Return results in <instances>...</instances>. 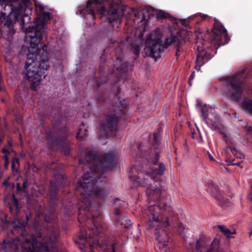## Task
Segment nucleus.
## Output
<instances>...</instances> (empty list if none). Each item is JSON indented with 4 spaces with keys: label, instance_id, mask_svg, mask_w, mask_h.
<instances>
[{
    "label": "nucleus",
    "instance_id": "obj_1",
    "mask_svg": "<svg viewBox=\"0 0 252 252\" xmlns=\"http://www.w3.org/2000/svg\"><path fill=\"white\" fill-rule=\"evenodd\" d=\"M114 159L113 154L100 155L95 151L86 150L85 159H78L80 165L92 163L89 166V170L82 175V180L76 184L81 194L78 204L79 215L85 214L86 218L91 219L94 224V227L88 231L81 228L74 240L83 252H94V249L100 252L121 251L120 243L104 234L100 220L102 216L99 210L100 204L98 203L94 206L91 202V199L102 202L107 199L108 192L104 185V173L113 167Z\"/></svg>",
    "mask_w": 252,
    "mask_h": 252
},
{
    "label": "nucleus",
    "instance_id": "obj_2",
    "mask_svg": "<svg viewBox=\"0 0 252 252\" xmlns=\"http://www.w3.org/2000/svg\"><path fill=\"white\" fill-rule=\"evenodd\" d=\"M158 134H154L153 148L144 143L137 144L136 159L132 163L128 173V177L136 184L147 187L146 194L149 201H159L161 188L154 186L166 169L165 164L158 162L162 145L159 143Z\"/></svg>",
    "mask_w": 252,
    "mask_h": 252
},
{
    "label": "nucleus",
    "instance_id": "obj_3",
    "mask_svg": "<svg viewBox=\"0 0 252 252\" xmlns=\"http://www.w3.org/2000/svg\"><path fill=\"white\" fill-rule=\"evenodd\" d=\"M39 12L34 19V24L26 28V33L30 38V46L25 63L26 77L34 89L36 84L44 79L49 67V57L45 45L41 43L43 35H46V23L51 18L49 12H44V6L35 4Z\"/></svg>",
    "mask_w": 252,
    "mask_h": 252
},
{
    "label": "nucleus",
    "instance_id": "obj_4",
    "mask_svg": "<svg viewBox=\"0 0 252 252\" xmlns=\"http://www.w3.org/2000/svg\"><path fill=\"white\" fill-rule=\"evenodd\" d=\"M126 41H111L101 57L99 66V78L95 77L96 71L92 69V75L88 79L87 84H92L97 88L107 82L116 84L121 80L126 81L128 72L132 70L133 65L123 62L122 55Z\"/></svg>",
    "mask_w": 252,
    "mask_h": 252
},
{
    "label": "nucleus",
    "instance_id": "obj_5",
    "mask_svg": "<svg viewBox=\"0 0 252 252\" xmlns=\"http://www.w3.org/2000/svg\"><path fill=\"white\" fill-rule=\"evenodd\" d=\"M31 217V214H26L24 219L18 220V223L13 226L10 233L15 236L17 241L22 242L24 252H63L61 248V243L59 240L58 227L50 228L49 235L46 236L43 242H39L36 237L25 238L27 234L26 227Z\"/></svg>",
    "mask_w": 252,
    "mask_h": 252
},
{
    "label": "nucleus",
    "instance_id": "obj_6",
    "mask_svg": "<svg viewBox=\"0 0 252 252\" xmlns=\"http://www.w3.org/2000/svg\"><path fill=\"white\" fill-rule=\"evenodd\" d=\"M230 39L226 29L218 19L215 18L211 31H206L204 36L199 39L200 41H197L196 48L197 54L195 68L199 70L201 66L217 53V49L227 44Z\"/></svg>",
    "mask_w": 252,
    "mask_h": 252
},
{
    "label": "nucleus",
    "instance_id": "obj_7",
    "mask_svg": "<svg viewBox=\"0 0 252 252\" xmlns=\"http://www.w3.org/2000/svg\"><path fill=\"white\" fill-rule=\"evenodd\" d=\"M52 116V129L45 124L43 117H41V124L42 129L41 132L47 141L49 148L51 149L57 147L65 156H69L72 146L70 142L67 140V129L65 126H61L64 118L61 112L58 109L53 108L51 114H43L44 117L50 115Z\"/></svg>",
    "mask_w": 252,
    "mask_h": 252
},
{
    "label": "nucleus",
    "instance_id": "obj_8",
    "mask_svg": "<svg viewBox=\"0 0 252 252\" xmlns=\"http://www.w3.org/2000/svg\"><path fill=\"white\" fill-rule=\"evenodd\" d=\"M121 92V89L117 87L107 99L104 95H100L97 97V103H104L107 108L105 118L100 123L101 129L106 137H109L116 132L118 122L126 116L127 107L124 99L119 95Z\"/></svg>",
    "mask_w": 252,
    "mask_h": 252
},
{
    "label": "nucleus",
    "instance_id": "obj_9",
    "mask_svg": "<svg viewBox=\"0 0 252 252\" xmlns=\"http://www.w3.org/2000/svg\"><path fill=\"white\" fill-rule=\"evenodd\" d=\"M147 224L148 229L154 227H177L179 234H184L185 227L178 221V215L172 211L170 205L159 201L155 204L151 205L147 211Z\"/></svg>",
    "mask_w": 252,
    "mask_h": 252
},
{
    "label": "nucleus",
    "instance_id": "obj_10",
    "mask_svg": "<svg viewBox=\"0 0 252 252\" xmlns=\"http://www.w3.org/2000/svg\"><path fill=\"white\" fill-rule=\"evenodd\" d=\"M45 171L46 172H53V179L50 181V187L48 190V194L50 196L49 204L50 207V215L52 220L50 221L45 219L47 222V236L50 233V228L51 227H58L59 232V240H60V233L59 225L57 223V217L54 215L55 211V207L57 205L56 202L58 200V192L59 189L65 184V176L62 172L61 168L58 165V162H48L45 163L43 165Z\"/></svg>",
    "mask_w": 252,
    "mask_h": 252
},
{
    "label": "nucleus",
    "instance_id": "obj_11",
    "mask_svg": "<svg viewBox=\"0 0 252 252\" xmlns=\"http://www.w3.org/2000/svg\"><path fill=\"white\" fill-rule=\"evenodd\" d=\"M124 12L125 10L121 8L119 2L115 0H89L86 7L80 10L81 14L90 15L93 19L95 18L96 13L104 16L111 24L112 28H114L115 23L118 27Z\"/></svg>",
    "mask_w": 252,
    "mask_h": 252
},
{
    "label": "nucleus",
    "instance_id": "obj_12",
    "mask_svg": "<svg viewBox=\"0 0 252 252\" xmlns=\"http://www.w3.org/2000/svg\"><path fill=\"white\" fill-rule=\"evenodd\" d=\"M251 77H252V70L244 69L223 78V93L229 99L238 101L242 96L246 79Z\"/></svg>",
    "mask_w": 252,
    "mask_h": 252
},
{
    "label": "nucleus",
    "instance_id": "obj_13",
    "mask_svg": "<svg viewBox=\"0 0 252 252\" xmlns=\"http://www.w3.org/2000/svg\"><path fill=\"white\" fill-rule=\"evenodd\" d=\"M183 38L181 39L177 35L171 34L169 37L165 38L163 45L159 38L155 40L147 39L146 43L149 44L147 47V50H149V57L155 59L156 61L161 58V55L164 52V49H166L170 45H172L176 49L175 56L178 60L181 53L184 51L183 46L185 43V41Z\"/></svg>",
    "mask_w": 252,
    "mask_h": 252
},
{
    "label": "nucleus",
    "instance_id": "obj_14",
    "mask_svg": "<svg viewBox=\"0 0 252 252\" xmlns=\"http://www.w3.org/2000/svg\"><path fill=\"white\" fill-rule=\"evenodd\" d=\"M225 162L228 165H233L240 166L241 168V163L243 162L244 155L237 151L235 147L228 146L225 148Z\"/></svg>",
    "mask_w": 252,
    "mask_h": 252
},
{
    "label": "nucleus",
    "instance_id": "obj_15",
    "mask_svg": "<svg viewBox=\"0 0 252 252\" xmlns=\"http://www.w3.org/2000/svg\"><path fill=\"white\" fill-rule=\"evenodd\" d=\"M208 111L209 109L207 105H204L200 111L201 116L203 120L212 128H219L220 123V116L215 112L209 113Z\"/></svg>",
    "mask_w": 252,
    "mask_h": 252
},
{
    "label": "nucleus",
    "instance_id": "obj_16",
    "mask_svg": "<svg viewBox=\"0 0 252 252\" xmlns=\"http://www.w3.org/2000/svg\"><path fill=\"white\" fill-rule=\"evenodd\" d=\"M7 13L2 12L0 18L3 19L5 26L4 31H2V34L4 36L6 35L7 38H10L15 34V30L14 29L13 25V21L11 18H7V16H6Z\"/></svg>",
    "mask_w": 252,
    "mask_h": 252
},
{
    "label": "nucleus",
    "instance_id": "obj_17",
    "mask_svg": "<svg viewBox=\"0 0 252 252\" xmlns=\"http://www.w3.org/2000/svg\"><path fill=\"white\" fill-rule=\"evenodd\" d=\"M28 10L31 13L32 11V3L30 0H20V2L16 7L15 19L18 20L22 11Z\"/></svg>",
    "mask_w": 252,
    "mask_h": 252
},
{
    "label": "nucleus",
    "instance_id": "obj_18",
    "mask_svg": "<svg viewBox=\"0 0 252 252\" xmlns=\"http://www.w3.org/2000/svg\"><path fill=\"white\" fill-rule=\"evenodd\" d=\"M208 192L215 198L221 195L217 185L214 184L212 180H209L208 182Z\"/></svg>",
    "mask_w": 252,
    "mask_h": 252
},
{
    "label": "nucleus",
    "instance_id": "obj_19",
    "mask_svg": "<svg viewBox=\"0 0 252 252\" xmlns=\"http://www.w3.org/2000/svg\"><path fill=\"white\" fill-rule=\"evenodd\" d=\"M32 14V12L30 13L29 11H22L21 14L20 15L18 20L13 19L15 21H21V25L22 27H24L25 25L28 24L31 21V17L30 15Z\"/></svg>",
    "mask_w": 252,
    "mask_h": 252
},
{
    "label": "nucleus",
    "instance_id": "obj_20",
    "mask_svg": "<svg viewBox=\"0 0 252 252\" xmlns=\"http://www.w3.org/2000/svg\"><path fill=\"white\" fill-rule=\"evenodd\" d=\"M147 11L149 12H155V14H156V17L158 20H163L167 18H168L170 16L169 14L168 13H166L164 12L163 11L161 10H155L153 7H149L147 9Z\"/></svg>",
    "mask_w": 252,
    "mask_h": 252
},
{
    "label": "nucleus",
    "instance_id": "obj_21",
    "mask_svg": "<svg viewBox=\"0 0 252 252\" xmlns=\"http://www.w3.org/2000/svg\"><path fill=\"white\" fill-rule=\"evenodd\" d=\"M242 105L247 112L252 115V98H246L244 99Z\"/></svg>",
    "mask_w": 252,
    "mask_h": 252
},
{
    "label": "nucleus",
    "instance_id": "obj_22",
    "mask_svg": "<svg viewBox=\"0 0 252 252\" xmlns=\"http://www.w3.org/2000/svg\"><path fill=\"white\" fill-rule=\"evenodd\" d=\"M113 213L119 223L124 220L126 217V214L122 212L121 209L118 207L115 208Z\"/></svg>",
    "mask_w": 252,
    "mask_h": 252
},
{
    "label": "nucleus",
    "instance_id": "obj_23",
    "mask_svg": "<svg viewBox=\"0 0 252 252\" xmlns=\"http://www.w3.org/2000/svg\"><path fill=\"white\" fill-rule=\"evenodd\" d=\"M7 252H16L18 250V245L15 241L12 240H6Z\"/></svg>",
    "mask_w": 252,
    "mask_h": 252
},
{
    "label": "nucleus",
    "instance_id": "obj_24",
    "mask_svg": "<svg viewBox=\"0 0 252 252\" xmlns=\"http://www.w3.org/2000/svg\"><path fill=\"white\" fill-rule=\"evenodd\" d=\"M87 130L85 128L84 123L82 122L80 125V127L76 133V138L81 140L84 139L87 134Z\"/></svg>",
    "mask_w": 252,
    "mask_h": 252
},
{
    "label": "nucleus",
    "instance_id": "obj_25",
    "mask_svg": "<svg viewBox=\"0 0 252 252\" xmlns=\"http://www.w3.org/2000/svg\"><path fill=\"white\" fill-rule=\"evenodd\" d=\"M215 199L217 204L222 208H226L229 206L228 200L225 198L221 194Z\"/></svg>",
    "mask_w": 252,
    "mask_h": 252
},
{
    "label": "nucleus",
    "instance_id": "obj_26",
    "mask_svg": "<svg viewBox=\"0 0 252 252\" xmlns=\"http://www.w3.org/2000/svg\"><path fill=\"white\" fill-rule=\"evenodd\" d=\"M13 208H14L15 209V213L16 214H18L20 211L21 206L19 204L18 200L17 198L15 197L14 194L12 195L11 205L10 207V211H11Z\"/></svg>",
    "mask_w": 252,
    "mask_h": 252
},
{
    "label": "nucleus",
    "instance_id": "obj_27",
    "mask_svg": "<svg viewBox=\"0 0 252 252\" xmlns=\"http://www.w3.org/2000/svg\"><path fill=\"white\" fill-rule=\"evenodd\" d=\"M15 99L18 103H20V101L22 100L23 97L25 96V93L24 92L23 89H21L20 88H17L15 90Z\"/></svg>",
    "mask_w": 252,
    "mask_h": 252
},
{
    "label": "nucleus",
    "instance_id": "obj_28",
    "mask_svg": "<svg viewBox=\"0 0 252 252\" xmlns=\"http://www.w3.org/2000/svg\"><path fill=\"white\" fill-rule=\"evenodd\" d=\"M218 227L220 231H221L227 237H230V235L231 234L235 233V231L232 232L229 229L227 228L223 225H218Z\"/></svg>",
    "mask_w": 252,
    "mask_h": 252
},
{
    "label": "nucleus",
    "instance_id": "obj_29",
    "mask_svg": "<svg viewBox=\"0 0 252 252\" xmlns=\"http://www.w3.org/2000/svg\"><path fill=\"white\" fill-rule=\"evenodd\" d=\"M120 223L126 228H128L129 226L131 225V220L128 219L127 217H126V219L122 220Z\"/></svg>",
    "mask_w": 252,
    "mask_h": 252
},
{
    "label": "nucleus",
    "instance_id": "obj_30",
    "mask_svg": "<svg viewBox=\"0 0 252 252\" xmlns=\"http://www.w3.org/2000/svg\"><path fill=\"white\" fill-rule=\"evenodd\" d=\"M131 50V51L132 52V53L135 55H136V56H139V55L140 54V48H139V46H138V45L133 46H132Z\"/></svg>",
    "mask_w": 252,
    "mask_h": 252
},
{
    "label": "nucleus",
    "instance_id": "obj_31",
    "mask_svg": "<svg viewBox=\"0 0 252 252\" xmlns=\"http://www.w3.org/2000/svg\"><path fill=\"white\" fill-rule=\"evenodd\" d=\"M1 250L7 252L6 240L5 239H3L2 242H0V251Z\"/></svg>",
    "mask_w": 252,
    "mask_h": 252
},
{
    "label": "nucleus",
    "instance_id": "obj_32",
    "mask_svg": "<svg viewBox=\"0 0 252 252\" xmlns=\"http://www.w3.org/2000/svg\"><path fill=\"white\" fill-rule=\"evenodd\" d=\"M245 131L246 132V134L248 136H249L252 138V127L251 126H248V127L246 126L245 127Z\"/></svg>",
    "mask_w": 252,
    "mask_h": 252
},
{
    "label": "nucleus",
    "instance_id": "obj_33",
    "mask_svg": "<svg viewBox=\"0 0 252 252\" xmlns=\"http://www.w3.org/2000/svg\"><path fill=\"white\" fill-rule=\"evenodd\" d=\"M162 130V128L159 127L158 129V132H156V133H154L153 134V138H154V134H156V133H158V139L159 140V143L162 145V144L160 143V134H159V132H161V131ZM154 139H153V141L151 143V146L150 147H149V148H153V144H154Z\"/></svg>",
    "mask_w": 252,
    "mask_h": 252
},
{
    "label": "nucleus",
    "instance_id": "obj_34",
    "mask_svg": "<svg viewBox=\"0 0 252 252\" xmlns=\"http://www.w3.org/2000/svg\"><path fill=\"white\" fill-rule=\"evenodd\" d=\"M194 77H195V71H192L191 72V74L190 75V76L189 77V80H188V82H189V84L190 86H191L192 85V80L194 79Z\"/></svg>",
    "mask_w": 252,
    "mask_h": 252
},
{
    "label": "nucleus",
    "instance_id": "obj_35",
    "mask_svg": "<svg viewBox=\"0 0 252 252\" xmlns=\"http://www.w3.org/2000/svg\"><path fill=\"white\" fill-rule=\"evenodd\" d=\"M16 189L18 192L24 193V189L22 188V187L21 186L19 183H16Z\"/></svg>",
    "mask_w": 252,
    "mask_h": 252
},
{
    "label": "nucleus",
    "instance_id": "obj_36",
    "mask_svg": "<svg viewBox=\"0 0 252 252\" xmlns=\"http://www.w3.org/2000/svg\"><path fill=\"white\" fill-rule=\"evenodd\" d=\"M9 177H7L6 179H4L2 183V186H5L6 188H8L9 186Z\"/></svg>",
    "mask_w": 252,
    "mask_h": 252
},
{
    "label": "nucleus",
    "instance_id": "obj_37",
    "mask_svg": "<svg viewBox=\"0 0 252 252\" xmlns=\"http://www.w3.org/2000/svg\"><path fill=\"white\" fill-rule=\"evenodd\" d=\"M28 186H29V183H28V181H27V180L24 181L23 182V185L22 186V188L24 189V193L27 192L26 189L28 187Z\"/></svg>",
    "mask_w": 252,
    "mask_h": 252
},
{
    "label": "nucleus",
    "instance_id": "obj_38",
    "mask_svg": "<svg viewBox=\"0 0 252 252\" xmlns=\"http://www.w3.org/2000/svg\"><path fill=\"white\" fill-rule=\"evenodd\" d=\"M2 84H0V92L1 93H5V94H6L7 91L4 86H3Z\"/></svg>",
    "mask_w": 252,
    "mask_h": 252
},
{
    "label": "nucleus",
    "instance_id": "obj_39",
    "mask_svg": "<svg viewBox=\"0 0 252 252\" xmlns=\"http://www.w3.org/2000/svg\"><path fill=\"white\" fill-rule=\"evenodd\" d=\"M202 20H207L209 18V16L207 15L204 14H199Z\"/></svg>",
    "mask_w": 252,
    "mask_h": 252
},
{
    "label": "nucleus",
    "instance_id": "obj_40",
    "mask_svg": "<svg viewBox=\"0 0 252 252\" xmlns=\"http://www.w3.org/2000/svg\"><path fill=\"white\" fill-rule=\"evenodd\" d=\"M8 3V0H0V6L2 7L3 5H5Z\"/></svg>",
    "mask_w": 252,
    "mask_h": 252
},
{
    "label": "nucleus",
    "instance_id": "obj_41",
    "mask_svg": "<svg viewBox=\"0 0 252 252\" xmlns=\"http://www.w3.org/2000/svg\"><path fill=\"white\" fill-rule=\"evenodd\" d=\"M155 234L156 235V239H159L160 237V233L156 228L155 229Z\"/></svg>",
    "mask_w": 252,
    "mask_h": 252
},
{
    "label": "nucleus",
    "instance_id": "obj_42",
    "mask_svg": "<svg viewBox=\"0 0 252 252\" xmlns=\"http://www.w3.org/2000/svg\"><path fill=\"white\" fill-rule=\"evenodd\" d=\"M1 152L5 155H9L10 153L9 151L6 148H3L1 150Z\"/></svg>",
    "mask_w": 252,
    "mask_h": 252
},
{
    "label": "nucleus",
    "instance_id": "obj_43",
    "mask_svg": "<svg viewBox=\"0 0 252 252\" xmlns=\"http://www.w3.org/2000/svg\"><path fill=\"white\" fill-rule=\"evenodd\" d=\"M11 170H12V172H14L15 171H17V170H16V168H15V165L14 161H12Z\"/></svg>",
    "mask_w": 252,
    "mask_h": 252
},
{
    "label": "nucleus",
    "instance_id": "obj_44",
    "mask_svg": "<svg viewBox=\"0 0 252 252\" xmlns=\"http://www.w3.org/2000/svg\"><path fill=\"white\" fill-rule=\"evenodd\" d=\"M37 237L39 238L40 240H41L43 237V234L39 232L37 235Z\"/></svg>",
    "mask_w": 252,
    "mask_h": 252
},
{
    "label": "nucleus",
    "instance_id": "obj_45",
    "mask_svg": "<svg viewBox=\"0 0 252 252\" xmlns=\"http://www.w3.org/2000/svg\"><path fill=\"white\" fill-rule=\"evenodd\" d=\"M12 161H14V163L16 162L18 164H19V159L17 157L13 158Z\"/></svg>",
    "mask_w": 252,
    "mask_h": 252
},
{
    "label": "nucleus",
    "instance_id": "obj_46",
    "mask_svg": "<svg viewBox=\"0 0 252 252\" xmlns=\"http://www.w3.org/2000/svg\"><path fill=\"white\" fill-rule=\"evenodd\" d=\"M9 164V161H4V166L5 169H7Z\"/></svg>",
    "mask_w": 252,
    "mask_h": 252
},
{
    "label": "nucleus",
    "instance_id": "obj_47",
    "mask_svg": "<svg viewBox=\"0 0 252 252\" xmlns=\"http://www.w3.org/2000/svg\"><path fill=\"white\" fill-rule=\"evenodd\" d=\"M5 62L7 65H10L11 62L9 59H7V58H5Z\"/></svg>",
    "mask_w": 252,
    "mask_h": 252
},
{
    "label": "nucleus",
    "instance_id": "obj_48",
    "mask_svg": "<svg viewBox=\"0 0 252 252\" xmlns=\"http://www.w3.org/2000/svg\"><path fill=\"white\" fill-rule=\"evenodd\" d=\"M251 188H252V190L250 192V199L251 200H252V185ZM252 235V230L250 232V235L251 236Z\"/></svg>",
    "mask_w": 252,
    "mask_h": 252
},
{
    "label": "nucleus",
    "instance_id": "obj_49",
    "mask_svg": "<svg viewBox=\"0 0 252 252\" xmlns=\"http://www.w3.org/2000/svg\"><path fill=\"white\" fill-rule=\"evenodd\" d=\"M2 158L4 160V161H9L8 155H4Z\"/></svg>",
    "mask_w": 252,
    "mask_h": 252
},
{
    "label": "nucleus",
    "instance_id": "obj_50",
    "mask_svg": "<svg viewBox=\"0 0 252 252\" xmlns=\"http://www.w3.org/2000/svg\"><path fill=\"white\" fill-rule=\"evenodd\" d=\"M114 202L116 204L117 202H120V204H122V203H124V201H122V200H120L119 198H115V199L114 200Z\"/></svg>",
    "mask_w": 252,
    "mask_h": 252
},
{
    "label": "nucleus",
    "instance_id": "obj_51",
    "mask_svg": "<svg viewBox=\"0 0 252 252\" xmlns=\"http://www.w3.org/2000/svg\"><path fill=\"white\" fill-rule=\"evenodd\" d=\"M19 0H8V3L12 4V2H17Z\"/></svg>",
    "mask_w": 252,
    "mask_h": 252
},
{
    "label": "nucleus",
    "instance_id": "obj_52",
    "mask_svg": "<svg viewBox=\"0 0 252 252\" xmlns=\"http://www.w3.org/2000/svg\"><path fill=\"white\" fill-rule=\"evenodd\" d=\"M1 95H2V97H6L8 96V94L7 92L6 94H5V93H1Z\"/></svg>",
    "mask_w": 252,
    "mask_h": 252
},
{
    "label": "nucleus",
    "instance_id": "obj_53",
    "mask_svg": "<svg viewBox=\"0 0 252 252\" xmlns=\"http://www.w3.org/2000/svg\"><path fill=\"white\" fill-rule=\"evenodd\" d=\"M209 157L211 160H214V158H213V156L211 154L209 155Z\"/></svg>",
    "mask_w": 252,
    "mask_h": 252
},
{
    "label": "nucleus",
    "instance_id": "obj_54",
    "mask_svg": "<svg viewBox=\"0 0 252 252\" xmlns=\"http://www.w3.org/2000/svg\"><path fill=\"white\" fill-rule=\"evenodd\" d=\"M196 106H199V107H201V108L204 106H202V104L200 102H198L197 104H196Z\"/></svg>",
    "mask_w": 252,
    "mask_h": 252
},
{
    "label": "nucleus",
    "instance_id": "obj_55",
    "mask_svg": "<svg viewBox=\"0 0 252 252\" xmlns=\"http://www.w3.org/2000/svg\"><path fill=\"white\" fill-rule=\"evenodd\" d=\"M183 24L185 26V27H187V22L185 20H183Z\"/></svg>",
    "mask_w": 252,
    "mask_h": 252
},
{
    "label": "nucleus",
    "instance_id": "obj_56",
    "mask_svg": "<svg viewBox=\"0 0 252 252\" xmlns=\"http://www.w3.org/2000/svg\"><path fill=\"white\" fill-rule=\"evenodd\" d=\"M5 98H6V97H2V98H1V101H2V102H5Z\"/></svg>",
    "mask_w": 252,
    "mask_h": 252
},
{
    "label": "nucleus",
    "instance_id": "obj_57",
    "mask_svg": "<svg viewBox=\"0 0 252 252\" xmlns=\"http://www.w3.org/2000/svg\"><path fill=\"white\" fill-rule=\"evenodd\" d=\"M167 242H166V241H164V242H163V246H164V247L166 246V245H167Z\"/></svg>",
    "mask_w": 252,
    "mask_h": 252
},
{
    "label": "nucleus",
    "instance_id": "obj_58",
    "mask_svg": "<svg viewBox=\"0 0 252 252\" xmlns=\"http://www.w3.org/2000/svg\"><path fill=\"white\" fill-rule=\"evenodd\" d=\"M8 144H9V145L10 146H12V144H11V143H10V142L9 141H8Z\"/></svg>",
    "mask_w": 252,
    "mask_h": 252
},
{
    "label": "nucleus",
    "instance_id": "obj_59",
    "mask_svg": "<svg viewBox=\"0 0 252 252\" xmlns=\"http://www.w3.org/2000/svg\"><path fill=\"white\" fill-rule=\"evenodd\" d=\"M158 241H159V242L160 243H162V242L161 241V240H158Z\"/></svg>",
    "mask_w": 252,
    "mask_h": 252
},
{
    "label": "nucleus",
    "instance_id": "obj_60",
    "mask_svg": "<svg viewBox=\"0 0 252 252\" xmlns=\"http://www.w3.org/2000/svg\"><path fill=\"white\" fill-rule=\"evenodd\" d=\"M186 32L187 33L188 35H189V32Z\"/></svg>",
    "mask_w": 252,
    "mask_h": 252
},
{
    "label": "nucleus",
    "instance_id": "obj_61",
    "mask_svg": "<svg viewBox=\"0 0 252 252\" xmlns=\"http://www.w3.org/2000/svg\"><path fill=\"white\" fill-rule=\"evenodd\" d=\"M2 141V139L0 137V142H1Z\"/></svg>",
    "mask_w": 252,
    "mask_h": 252
},
{
    "label": "nucleus",
    "instance_id": "obj_62",
    "mask_svg": "<svg viewBox=\"0 0 252 252\" xmlns=\"http://www.w3.org/2000/svg\"><path fill=\"white\" fill-rule=\"evenodd\" d=\"M80 218H78V221H80Z\"/></svg>",
    "mask_w": 252,
    "mask_h": 252
}]
</instances>
